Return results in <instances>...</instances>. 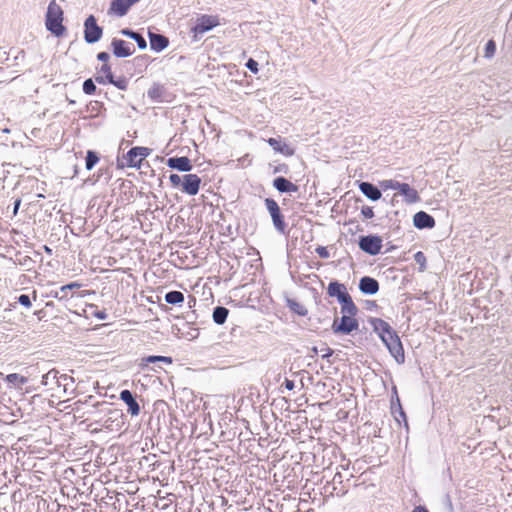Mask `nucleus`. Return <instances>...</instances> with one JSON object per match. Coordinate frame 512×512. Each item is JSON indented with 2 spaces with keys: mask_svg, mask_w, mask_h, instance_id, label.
I'll return each mask as SVG.
<instances>
[{
  "mask_svg": "<svg viewBox=\"0 0 512 512\" xmlns=\"http://www.w3.org/2000/svg\"><path fill=\"white\" fill-rule=\"evenodd\" d=\"M99 161L98 155L94 151H87L86 155V169L91 170Z\"/></svg>",
  "mask_w": 512,
  "mask_h": 512,
  "instance_id": "obj_25",
  "label": "nucleus"
},
{
  "mask_svg": "<svg viewBox=\"0 0 512 512\" xmlns=\"http://www.w3.org/2000/svg\"><path fill=\"white\" fill-rule=\"evenodd\" d=\"M496 51V44L494 40H489L485 46V57L491 58L495 54Z\"/></svg>",
  "mask_w": 512,
  "mask_h": 512,
  "instance_id": "obj_31",
  "label": "nucleus"
},
{
  "mask_svg": "<svg viewBox=\"0 0 512 512\" xmlns=\"http://www.w3.org/2000/svg\"><path fill=\"white\" fill-rule=\"evenodd\" d=\"M84 38L88 43L97 42L103 33L102 28L97 24L96 18L90 15L84 23Z\"/></svg>",
  "mask_w": 512,
  "mask_h": 512,
  "instance_id": "obj_7",
  "label": "nucleus"
},
{
  "mask_svg": "<svg viewBox=\"0 0 512 512\" xmlns=\"http://www.w3.org/2000/svg\"><path fill=\"white\" fill-rule=\"evenodd\" d=\"M20 204H21V200H20V199H17V200L15 201V205H14V214H16V213H17V211H18V208H19Z\"/></svg>",
  "mask_w": 512,
  "mask_h": 512,
  "instance_id": "obj_46",
  "label": "nucleus"
},
{
  "mask_svg": "<svg viewBox=\"0 0 512 512\" xmlns=\"http://www.w3.org/2000/svg\"><path fill=\"white\" fill-rule=\"evenodd\" d=\"M316 253L319 255V257L324 258V259L329 257V252H328L327 248L324 246L317 247Z\"/></svg>",
  "mask_w": 512,
  "mask_h": 512,
  "instance_id": "obj_40",
  "label": "nucleus"
},
{
  "mask_svg": "<svg viewBox=\"0 0 512 512\" xmlns=\"http://www.w3.org/2000/svg\"><path fill=\"white\" fill-rule=\"evenodd\" d=\"M109 83L115 85L117 88L122 89V90L126 89V87H127V83L124 79H120L117 81L113 79V82H109Z\"/></svg>",
  "mask_w": 512,
  "mask_h": 512,
  "instance_id": "obj_41",
  "label": "nucleus"
},
{
  "mask_svg": "<svg viewBox=\"0 0 512 512\" xmlns=\"http://www.w3.org/2000/svg\"><path fill=\"white\" fill-rule=\"evenodd\" d=\"M284 386H285V387H286V389H288V390H293V389H294V387H295V384H294V382H293L292 380H290V379H285V381H284Z\"/></svg>",
  "mask_w": 512,
  "mask_h": 512,
  "instance_id": "obj_43",
  "label": "nucleus"
},
{
  "mask_svg": "<svg viewBox=\"0 0 512 512\" xmlns=\"http://www.w3.org/2000/svg\"><path fill=\"white\" fill-rule=\"evenodd\" d=\"M327 293L331 297H337L341 306L354 303L351 296L347 293L345 286L339 282H330L327 288Z\"/></svg>",
  "mask_w": 512,
  "mask_h": 512,
  "instance_id": "obj_8",
  "label": "nucleus"
},
{
  "mask_svg": "<svg viewBox=\"0 0 512 512\" xmlns=\"http://www.w3.org/2000/svg\"><path fill=\"white\" fill-rule=\"evenodd\" d=\"M95 80H96L98 83H100V84L105 83V80H104V78H103L102 76H97V77L95 78Z\"/></svg>",
  "mask_w": 512,
  "mask_h": 512,
  "instance_id": "obj_49",
  "label": "nucleus"
},
{
  "mask_svg": "<svg viewBox=\"0 0 512 512\" xmlns=\"http://www.w3.org/2000/svg\"><path fill=\"white\" fill-rule=\"evenodd\" d=\"M168 167L177 169L181 172H188L192 169L191 160L186 157H172L167 160Z\"/></svg>",
  "mask_w": 512,
  "mask_h": 512,
  "instance_id": "obj_13",
  "label": "nucleus"
},
{
  "mask_svg": "<svg viewBox=\"0 0 512 512\" xmlns=\"http://www.w3.org/2000/svg\"><path fill=\"white\" fill-rule=\"evenodd\" d=\"M165 93V88L161 84H154L148 90V97L153 101H161Z\"/></svg>",
  "mask_w": 512,
  "mask_h": 512,
  "instance_id": "obj_21",
  "label": "nucleus"
},
{
  "mask_svg": "<svg viewBox=\"0 0 512 512\" xmlns=\"http://www.w3.org/2000/svg\"><path fill=\"white\" fill-rule=\"evenodd\" d=\"M288 170V166L286 164H282V165H279L278 167H276L274 169V172L277 173V172H287Z\"/></svg>",
  "mask_w": 512,
  "mask_h": 512,
  "instance_id": "obj_44",
  "label": "nucleus"
},
{
  "mask_svg": "<svg viewBox=\"0 0 512 512\" xmlns=\"http://www.w3.org/2000/svg\"><path fill=\"white\" fill-rule=\"evenodd\" d=\"M220 23L218 15L203 14L197 18L195 25L191 28V32L194 34V37H197L219 26Z\"/></svg>",
  "mask_w": 512,
  "mask_h": 512,
  "instance_id": "obj_5",
  "label": "nucleus"
},
{
  "mask_svg": "<svg viewBox=\"0 0 512 512\" xmlns=\"http://www.w3.org/2000/svg\"><path fill=\"white\" fill-rule=\"evenodd\" d=\"M37 298H38L37 291L33 290L32 297H30L29 295L22 294L17 298V300H18V303L21 304L22 306H24L25 308H30L32 306V300L36 301Z\"/></svg>",
  "mask_w": 512,
  "mask_h": 512,
  "instance_id": "obj_24",
  "label": "nucleus"
},
{
  "mask_svg": "<svg viewBox=\"0 0 512 512\" xmlns=\"http://www.w3.org/2000/svg\"><path fill=\"white\" fill-rule=\"evenodd\" d=\"M359 289L364 294L373 295L379 290V283L376 279L365 276L360 279Z\"/></svg>",
  "mask_w": 512,
  "mask_h": 512,
  "instance_id": "obj_16",
  "label": "nucleus"
},
{
  "mask_svg": "<svg viewBox=\"0 0 512 512\" xmlns=\"http://www.w3.org/2000/svg\"><path fill=\"white\" fill-rule=\"evenodd\" d=\"M151 149L148 147L137 146L131 148L122 157V163L118 164L119 167H129L139 169L142 166V162L150 155Z\"/></svg>",
  "mask_w": 512,
  "mask_h": 512,
  "instance_id": "obj_4",
  "label": "nucleus"
},
{
  "mask_svg": "<svg viewBox=\"0 0 512 512\" xmlns=\"http://www.w3.org/2000/svg\"><path fill=\"white\" fill-rule=\"evenodd\" d=\"M82 285L78 282H72V283H69V284H66V285H63L60 290L62 292H65L66 290H72V289H78L80 288Z\"/></svg>",
  "mask_w": 512,
  "mask_h": 512,
  "instance_id": "obj_38",
  "label": "nucleus"
},
{
  "mask_svg": "<svg viewBox=\"0 0 512 512\" xmlns=\"http://www.w3.org/2000/svg\"><path fill=\"white\" fill-rule=\"evenodd\" d=\"M149 39L151 49L158 52L164 50L169 45L168 38L161 34L149 33Z\"/></svg>",
  "mask_w": 512,
  "mask_h": 512,
  "instance_id": "obj_18",
  "label": "nucleus"
},
{
  "mask_svg": "<svg viewBox=\"0 0 512 512\" xmlns=\"http://www.w3.org/2000/svg\"><path fill=\"white\" fill-rule=\"evenodd\" d=\"M267 143L276 151L279 152V149L281 147V141L276 138H269L267 140Z\"/></svg>",
  "mask_w": 512,
  "mask_h": 512,
  "instance_id": "obj_37",
  "label": "nucleus"
},
{
  "mask_svg": "<svg viewBox=\"0 0 512 512\" xmlns=\"http://www.w3.org/2000/svg\"><path fill=\"white\" fill-rule=\"evenodd\" d=\"M246 67L255 74L258 72V63L252 58L247 61Z\"/></svg>",
  "mask_w": 512,
  "mask_h": 512,
  "instance_id": "obj_36",
  "label": "nucleus"
},
{
  "mask_svg": "<svg viewBox=\"0 0 512 512\" xmlns=\"http://www.w3.org/2000/svg\"><path fill=\"white\" fill-rule=\"evenodd\" d=\"M273 186L281 193H295L298 191V186L284 177L275 178Z\"/></svg>",
  "mask_w": 512,
  "mask_h": 512,
  "instance_id": "obj_17",
  "label": "nucleus"
},
{
  "mask_svg": "<svg viewBox=\"0 0 512 512\" xmlns=\"http://www.w3.org/2000/svg\"><path fill=\"white\" fill-rule=\"evenodd\" d=\"M359 247L367 254L377 255L383 247L382 239L377 235L363 236L359 240Z\"/></svg>",
  "mask_w": 512,
  "mask_h": 512,
  "instance_id": "obj_6",
  "label": "nucleus"
},
{
  "mask_svg": "<svg viewBox=\"0 0 512 512\" xmlns=\"http://www.w3.org/2000/svg\"><path fill=\"white\" fill-rule=\"evenodd\" d=\"M7 381L10 382V383H15V382L19 381L20 383L23 384V383L26 382V379L23 376H20L17 373H13V374H9L7 376Z\"/></svg>",
  "mask_w": 512,
  "mask_h": 512,
  "instance_id": "obj_33",
  "label": "nucleus"
},
{
  "mask_svg": "<svg viewBox=\"0 0 512 512\" xmlns=\"http://www.w3.org/2000/svg\"><path fill=\"white\" fill-rule=\"evenodd\" d=\"M140 0H112L108 9V14L117 17H123L130 8Z\"/></svg>",
  "mask_w": 512,
  "mask_h": 512,
  "instance_id": "obj_10",
  "label": "nucleus"
},
{
  "mask_svg": "<svg viewBox=\"0 0 512 512\" xmlns=\"http://www.w3.org/2000/svg\"><path fill=\"white\" fill-rule=\"evenodd\" d=\"M146 362L155 363V362H163L166 364L172 363V358L167 356H149L146 358Z\"/></svg>",
  "mask_w": 512,
  "mask_h": 512,
  "instance_id": "obj_29",
  "label": "nucleus"
},
{
  "mask_svg": "<svg viewBox=\"0 0 512 512\" xmlns=\"http://www.w3.org/2000/svg\"><path fill=\"white\" fill-rule=\"evenodd\" d=\"M100 72L105 76L106 80L108 82H113V73L111 66L108 63H104L101 68Z\"/></svg>",
  "mask_w": 512,
  "mask_h": 512,
  "instance_id": "obj_28",
  "label": "nucleus"
},
{
  "mask_svg": "<svg viewBox=\"0 0 512 512\" xmlns=\"http://www.w3.org/2000/svg\"><path fill=\"white\" fill-rule=\"evenodd\" d=\"M201 178L197 174H186L183 176L182 190L189 195H196L199 192Z\"/></svg>",
  "mask_w": 512,
  "mask_h": 512,
  "instance_id": "obj_11",
  "label": "nucleus"
},
{
  "mask_svg": "<svg viewBox=\"0 0 512 512\" xmlns=\"http://www.w3.org/2000/svg\"><path fill=\"white\" fill-rule=\"evenodd\" d=\"M298 313H299L300 315H305V313H306V312H305V311H298Z\"/></svg>",
  "mask_w": 512,
  "mask_h": 512,
  "instance_id": "obj_51",
  "label": "nucleus"
},
{
  "mask_svg": "<svg viewBox=\"0 0 512 512\" xmlns=\"http://www.w3.org/2000/svg\"><path fill=\"white\" fill-rule=\"evenodd\" d=\"M229 314V311L225 307H216L213 311V320L216 324H223L225 323L227 316Z\"/></svg>",
  "mask_w": 512,
  "mask_h": 512,
  "instance_id": "obj_22",
  "label": "nucleus"
},
{
  "mask_svg": "<svg viewBox=\"0 0 512 512\" xmlns=\"http://www.w3.org/2000/svg\"><path fill=\"white\" fill-rule=\"evenodd\" d=\"M165 301L169 304H181L184 302V294L180 291H170L165 295Z\"/></svg>",
  "mask_w": 512,
  "mask_h": 512,
  "instance_id": "obj_23",
  "label": "nucleus"
},
{
  "mask_svg": "<svg viewBox=\"0 0 512 512\" xmlns=\"http://www.w3.org/2000/svg\"><path fill=\"white\" fill-rule=\"evenodd\" d=\"M120 399L128 406V412L132 416H137L140 413L139 404L133 397L131 391H129V390L121 391Z\"/></svg>",
  "mask_w": 512,
  "mask_h": 512,
  "instance_id": "obj_14",
  "label": "nucleus"
},
{
  "mask_svg": "<svg viewBox=\"0 0 512 512\" xmlns=\"http://www.w3.org/2000/svg\"><path fill=\"white\" fill-rule=\"evenodd\" d=\"M131 38L134 39L137 42L138 47L140 49H145L146 48V46H147L146 41H145V39L140 34H138V33L133 34V35H131Z\"/></svg>",
  "mask_w": 512,
  "mask_h": 512,
  "instance_id": "obj_34",
  "label": "nucleus"
},
{
  "mask_svg": "<svg viewBox=\"0 0 512 512\" xmlns=\"http://www.w3.org/2000/svg\"><path fill=\"white\" fill-rule=\"evenodd\" d=\"M323 354H322V357L323 358H327V357H330L332 354H333V350L329 347H326L324 350H323Z\"/></svg>",
  "mask_w": 512,
  "mask_h": 512,
  "instance_id": "obj_45",
  "label": "nucleus"
},
{
  "mask_svg": "<svg viewBox=\"0 0 512 512\" xmlns=\"http://www.w3.org/2000/svg\"><path fill=\"white\" fill-rule=\"evenodd\" d=\"M359 188L366 197L373 201L379 200L382 196L380 190L371 183L362 182Z\"/></svg>",
  "mask_w": 512,
  "mask_h": 512,
  "instance_id": "obj_19",
  "label": "nucleus"
},
{
  "mask_svg": "<svg viewBox=\"0 0 512 512\" xmlns=\"http://www.w3.org/2000/svg\"><path fill=\"white\" fill-rule=\"evenodd\" d=\"M413 222L419 229L433 228L435 226L434 218L424 211L417 212L413 217Z\"/></svg>",
  "mask_w": 512,
  "mask_h": 512,
  "instance_id": "obj_15",
  "label": "nucleus"
},
{
  "mask_svg": "<svg viewBox=\"0 0 512 512\" xmlns=\"http://www.w3.org/2000/svg\"><path fill=\"white\" fill-rule=\"evenodd\" d=\"M122 33H123L124 35L129 36V37H131V35H133V34H136V32L129 31V30H123V31H122Z\"/></svg>",
  "mask_w": 512,
  "mask_h": 512,
  "instance_id": "obj_48",
  "label": "nucleus"
},
{
  "mask_svg": "<svg viewBox=\"0 0 512 512\" xmlns=\"http://www.w3.org/2000/svg\"><path fill=\"white\" fill-rule=\"evenodd\" d=\"M113 53L117 57H128L132 55L135 49L122 39H114L111 43Z\"/></svg>",
  "mask_w": 512,
  "mask_h": 512,
  "instance_id": "obj_12",
  "label": "nucleus"
},
{
  "mask_svg": "<svg viewBox=\"0 0 512 512\" xmlns=\"http://www.w3.org/2000/svg\"><path fill=\"white\" fill-rule=\"evenodd\" d=\"M399 192L406 198L409 203H415L419 200V195L416 189L412 188L407 183H402Z\"/></svg>",
  "mask_w": 512,
  "mask_h": 512,
  "instance_id": "obj_20",
  "label": "nucleus"
},
{
  "mask_svg": "<svg viewBox=\"0 0 512 512\" xmlns=\"http://www.w3.org/2000/svg\"><path fill=\"white\" fill-rule=\"evenodd\" d=\"M83 91L87 95H93L96 92V86L92 79H87L83 83Z\"/></svg>",
  "mask_w": 512,
  "mask_h": 512,
  "instance_id": "obj_27",
  "label": "nucleus"
},
{
  "mask_svg": "<svg viewBox=\"0 0 512 512\" xmlns=\"http://www.w3.org/2000/svg\"><path fill=\"white\" fill-rule=\"evenodd\" d=\"M399 414H400L401 416H403V417L405 416V414H404V412H403V410H402V408H401V407L399 408Z\"/></svg>",
  "mask_w": 512,
  "mask_h": 512,
  "instance_id": "obj_50",
  "label": "nucleus"
},
{
  "mask_svg": "<svg viewBox=\"0 0 512 512\" xmlns=\"http://www.w3.org/2000/svg\"><path fill=\"white\" fill-rule=\"evenodd\" d=\"M341 318H335L332 324V330L336 334H350L358 329V321L355 318L357 307L354 303L341 306Z\"/></svg>",
  "mask_w": 512,
  "mask_h": 512,
  "instance_id": "obj_2",
  "label": "nucleus"
},
{
  "mask_svg": "<svg viewBox=\"0 0 512 512\" xmlns=\"http://www.w3.org/2000/svg\"><path fill=\"white\" fill-rule=\"evenodd\" d=\"M64 12L61 6L56 3V0H52L47 8L45 26L48 31L57 37H61L65 34L66 28L63 25Z\"/></svg>",
  "mask_w": 512,
  "mask_h": 512,
  "instance_id": "obj_3",
  "label": "nucleus"
},
{
  "mask_svg": "<svg viewBox=\"0 0 512 512\" xmlns=\"http://www.w3.org/2000/svg\"><path fill=\"white\" fill-rule=\"evenodd\" d=\"M278 153H281V154L289 157V156L294 155L295 150L290 145L283 143V144H281V147H280Z\"/></svg>",
  "mask_w": 512,
  "mask_h": 512,
  "instance_id": "obj_32",
  "label": "nucleus"
},
{
  "mask_svg": "<svg viewBox=\"0 0 512 512\" xmlns=\"http://www.w3.org/2000/svg\"><path fill=\"white\" fill-rule=\"evenodd\" d=\"M265 205L272 217L274 226L279 231H284L286 224L284 222V218L281 214L278 203L274 199L267 198L265 199Z\"/></svg>",
  "mask_w": 512,
  "mask_h": 512,
  "instance_id": "obj_9",
  "label": "nucleus"
},
{
  "mask_svg": "<svg viewBox=\"0 0 512 512\" xmlns=\"http://www.w3.org/2000/svg\"><path fill=\"white\" fill-rule=\"evenodd\" d=\"M313 3H316L317 1L316 0H311Z\"/></svg>",
  "mask_w": 512,
  "mask_h": 512,
  "instance_id": "obj_52",
  "label": "nucleus"
},
{
  "mask_svg": "<svg viewBox=\"0 0 512 512\" xmlns=\"http://www.w3.org/2000/svg\"><path fill=\"white\" fill-rule=\"evenodd\" d=\"M412 512H428V510L422 506H418Z\"/></svg>",
  "mask_w": 512,
  "mask_h": 512,
  "instance_id": "obj_47",
  "label": "nucleus"
},
{
  "mask_svg": "<svg viewBox=\"0 0 512 512\" xmlns=\"http://www.w3.org/2000/svg\"><path fill=\"white\" fill-rule=\"evenodd\" d=\"M415 262L419 265V271L424 272L426 270L427 259L422 251H418L414 255Z\"/></svg>",
  "mask_w": 512,
  "mask_h": 512,
  "instance_id": "obj_26",
  "label": "nucleus"
},
{
  "mask_svg": "<svg viewBox=\"0 0 512 512\" xmlns=\"http://www.w3.org/2000/svg\"><path fill=\"white\" fill-rule=\"evenodd\" d=\"M169 180L172 184V186L177 187L180 184L182 185L183 179L178 174H171L169 176Z\"/></svg>",
  "mask_w": 512,
  "mask_h": 512,
  "instance_id": "obj_35",
  "label": "nucleus"
},
{
  "mask_svg": "<svg viewBox=\"0 0 512 512\" xmlns=\"http://www.w3.org/2000/svg\"><path fill=\"white\" fill-rule=\"evenodd\" d=\"M97 58L99 61H102L104 64V63H108L110 56L107 52H100V53H98Z\"/></svg>",
  "mask_w": 512,
  "mask_h": 512,
  "instance_id": "obj_42",
  "label": "nucleus"
},
{
  "mask_svg": "<svg viewBox=\"0 0 512 512\" xmlns=\"http://www.w3.org/2000/svg\"><path fill=\"white\" fill-rule=\"evenodd\" d=\"M361 213L367 219L372 218L374 216V211H373L372 207H369V206L363 207L361 210Z\"/></svg>",
  "mask_w": 512,
  "mask_h": 512,
  "instance_id": "obj_39",
  "label": "nucleus"
},
{
  "mask_svg": "<svg viewBox=\"0 0 512 512\" xmlns=\"http://www.w3.org/2000/svg\"><path fill=\"white\" fill-rule=\"evenodd\" d=\"M372 326L374 331L379 335L383 343L388 348L390 354L396 360V362L399 364L404 363V348L396 331L392 329L388 322L380 318L372 320Z\"/></svg>",
  "mask_w": 512,
  "mask_h": 512,
  "instance_id": "obj_1",
  "label": "nucleus"
},
{
  "mask_svg": "<svg viewBox=\"0 0 512 512\" xmlns=\"http://www.w3.org/2000/svg\"><path fill=\"white\" fill-rule=\"evenodd\" d=\"M402 183L395 180H384L381 182V187L384 189L399 190Z\"/></svg>",
  "mask_w": 512,
  "mask_h": 512,
  "instance_id": "obj_30",
  "label": "nucleus"
}]
</instances>
